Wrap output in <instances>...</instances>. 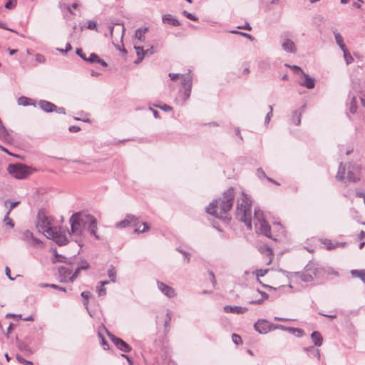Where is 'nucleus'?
<instances>
[{
	"instance_id": "obj_1",
	"label": "nucleus",
	"mask_w": 365,
	"mask_h": 365,
	"mask_svg": "<svg viewBox=\"0 0 365 365\" xmlns=\"http://www.w3.org/2000/svg\"><path fill=\"white\" fill-rule=\"evenodd\" d=\"M71 232L70 235L73 236L76 242L81 245L82 239L86 232L93 236L96 240L100 237L96 234L98 229L96 217L90 214L76 212L70 217Z\"/></svg>"
},
{
	"instance_id": "obj_2",
	"label": "nucleus",
	"mask_w": 365,
	"mask_h": 365,
	"mask_svg": "<svg viewBox=\"0 0 365 365\" xmlns=\"http://www.w3.org/2000/svg\"><path fill=\"white\" fill-rule=\"evenodd\" d=\"M235 197V189L230 187L223 192L221 197L209 204L206 207V212L216 218L229 220L230 217H228L227 215L234 205Z\"/></svg>"
},
{
	"instance_id": "obj_3",
	"label": "nucleus",
	"mask_w": 365,
	"mask_h": 365,
	"mask_svg": "<svg viewBox=\"0 0 365 365\" xmlns=\"http://www.w3.org/2000/svg\"><path fill=\"white\" fill-rule=\"evenodd\" d=\"M295 275L304 282H309L314 280H323L328 275L338 277L339 272L334 268L323 266L317 262L310 261L304 268L302 272H296Z\"/></svg>"
},
{
	"instance_id": "obj_4",
	"label": "nucleus",
	"mask_w": 365,
	"mask_h": 365,
	"mask_svg": "<svg viewBox=\"0 0 365 365\" xmlns=\"http://www.w3.org/2000/svg\"><path fill=\"white\" fill-rule=\"evenodd\" d=\"M236 217L249 230H252V200L244 191L242 192V197L237 201Z\"/></svg>"
},
{
	"instance_id": "obj_5",
	"label": "nucleus",
	"mask_w": 365,
	"mask_h": 365,
	"mask_svg": "<svg viewBox=\"0 0 365 365\" xmlns=\"http://www.w3.org/2000/svg\"><path fill=\"white\" fill-rule=\"evenodd\" d=\"M139 225V221L137 217H135L133 215H127L123 220L116 223L115 227L117 228H125L127 227H135V232H145L149 230V225L147 222H143L141 225Z\"/></svg>"
},
{
	"instance_id": "obj_6",
	"label": "nucleus",
	"mask_w": 365,
	"mask_h": 365,
	"mask_svg": "<svg viewBox=\"0 0 365 365\" xmlns=\"http://www.w3.org/2000/svg\"><path fill=\"white\" fill-rule=\"evenodd\" d=\"M7 170L16 179H24L33 173L34 169L23 164H9Z\"/></svg>"
},
{
	"instance_id": "obj_7",
	"label": "nucleus",
	"mask_w": 365,
	"mask_h": 365,
	"mask_svg": "<svg viewBox=\"0 0 365 365\" xmlns=\"http://www.w3.org/2000/svg\"><path fill=\"white\" fill-rule=\"evenodd\" d=\"M46 230L47 237L52 239L59 246L67 244L68 239L61 228L54 227V228H47Z\"/></svg>"
},
{
	"instance_id": "obj_8",
	"label": "nucleus",
	"mask_w": 365,
	"mask_h": 365,
	"mask_svg": "<svg viewBox=\"0 0 365 365\" xmlns=\"http://www.w3.org/2000/svg\"><path fill=\"white\" fill-rule=\"evenodd\" d=\"M76 264L75 259L72 261L71 264L61 266L58 267V275L61 282H70V277L73 270V266Z\"/></svg>"
},
{
	"instance_id": "obj_9",
	"label": "nucleus",
	"mask_w": 365,
	"mask_h": 365,
	"mask_svg": "<svg viewBox=\"0 0 365 365\" xmlns=\"http://www.w3.org/2000/svg\"><path fill=\"white\" fill-rule=\"evenodd\" d=\"M192 86V76H185L184 81H182V86L184 91L181 96V105H183L189 98L191 94Z\"/></svg>"
},
{
	"instance_id": "obj_10",
	"label": "nucleus",
	"mask_w": 365,
	"mask_h": 365,
	"mask_svg": "<svg viewBox=\"0 0 365 365\" xmlns=\"http://www.w3.org/2000/svg\"><path fill=\"white\" fill-rule=\"evenodd\" d=\"M158 289L160 292L169 299H172L176 297L177 293L174 288L166 284L165 283L157 280L156 282Z\"/></svg>"
},
{
	"instance_id": "obj_11",
	"label": "nucleus",
	"mask_w": 365,
	"mask_h": 365,
	"mask_svg": "<svg viewBox=\"0 0 365 365\" xmlns=\"http://www.w3.org/2000/svg\"><path fill=\"white\" fill-rule=\"evenodd\" d=\"M22 235V240L25 241L29 246L36 247L42 245V242L39 239L36 238L33 233L29 230L24 231Z\"/></svg>"
},
{
	"instance_id": "obj_12",
	"label": "nucleus",
	"mask_w": 365,
	"mask_h": 365,
	"mask_svg": "<svg viewBox=\"0 0 365 365\" xmlns=\"http://www.w3.org/2000/svg\"><path fill=\"white\" fill-rule=\"evenodd\" d=\"M255 329L260 334H265L272 331V323L266 319H259L254 324Z\"/></svg>"
},
{
	"instance_id": "obj_13",
	"label": "nucleus",
	"mask_w": 365,
	"mask_h": 365,
	"mask_svg": "<svg viewBox=\"0 0 365 365\" xmlns=\"http://www.w3.org/2000/svg\"><path fill=\"white\" fill-rule=\"evenodd\" d=\"M108 336L112 341V342L115 345V346L120 351L128 353L130 352L132 350L131 346L127 344L125 341H124L120 338H118L113 334H111L110 333H108Z\"/></svg>"
},
{
	"instance_id": "obj_14",
	"label": "nucleus",
	"mask_w": 365,
	"mask_h": 365,
	"mask_svg": "<svg viewBox=\"0 0 365 365\" xmlns=\"http://www.w3.org/2000/svg\"><path fill=\"white\" fill-rule=\"evenodd\" d=\"M255 227L261 234L264 235L268 238L277 241V239L272 235L271 227L265 220L261 221L260 222H255Z\"/></svg>"
},
{
	"instance_id": "obj_15",
	"label": "nucleus",
	"mask_w": 365,
	"mask_h": 365,
	"mask_svg": "<svg viewBox=\"0 0 365 365\" xmlns=\"http://www.w3.org/2000/svg\"><path fill=\"white\" fill-rule=\"evenodd\" d=\"M134 48L136 51V54L138 56L137 59L135 61V63L136 64L141 62L145 58V56H151L155 53L153 46H151L148 49H144L143 47L135 45L134 46Z\"/></svg>"
},
{
	"instance_id": "obj_16",
	"label": "nucleus",
	"mask_w": 365,
	"mask_h": 365,
	"mask_svg": "<svg viewBox=\"0 0 365 365\" xmlns=\"http://www.w3.org/2000/svg\"><path fill=\"white\" fill-rule=\"evenodd\" d=\"M359 170L360 169H359V166H354L352 168L351 170L349 167L348 169L347 177H346L348 181L352 182H356L357 181H359L360 179Z\"/></svg>"
},
{
	"instance_id": "obj_17",
	"label": "nucleus",
	"mask_w": 365,
	"mask_h": 365,
	"mask_svg": "<svg viewBox=\"0 0 365 365\" xmlns=\"http://www.w3.org/2000/svg\"><path fill=\"white\" fill-rule=\"evenodd\" d=\"M306 109V105H303L297 110L293 111L292 115V122L296 125H299L301 123V118L302 114L304 113Z\"/></svg>"
},
{
	"instance_id": "obj_18",
	"label": "nucleus",
	"mask_w": 365,
	"mask_h": 365,
	"mask_svg": "<svg viewBox=\"0 0 365 365\" xmlns=\"http://www.w3.org/2000/svg\"><path fill=\"white\" fill-rule=\"evenodd\" d=\"M282 49L291 53H295L297 52V47L294 41L289 38H284L282 42Z\"/></svg>"
},
{
	"instance_id": "obj_19",
	"label": "nucleus",
	"mask_w": 365,
	"mask_h": 365,
	"mask_svg": "<svg viewBox=\"0 0 365 365\" xmlns=\"http://www.w3.org/2000/svg\"><path fill=\"white\" fill-rule=\"evenodd\" d=\"M259 250L262 255L267 257V259H266V264H270L274 256L272 248L269 246L263 245L259 247Z\"/></svg>"
},
{
	"instance_id": "obj_20",
	"label": "nucleus",
	"mask_w": 365,
	"mask_h": 365,
	"mask_svg": "<svg viewBox=\"0 0 365 365\" xmlns=\"http://www.w3.org/2000/svg\"><path fill=\"white\" fill-rule=\"evenodd\" d=\"M248 310L247 307H243L240 306H230L226 305L224 307V311L226 313H235L237 314H243Z\"/></svg>"
},
{
	"instance_id": "obj_21",
	"label": "nucleus",
	"mask_w": 365,
	"mask_h": 365,
	"mask_svg": "<svg viewBox=\"0 0 365 365\" xmlns=\"http://www.w3.org/2000/svg\"><path fill=\"white\" fill-rule=\"evenodd\" d=\"M38 104L41 109L46 113L53 112V109L56 108L55 104L46 100H40Z\"/></svg>"
},
{
	"instance_id": "obj_22",
	"label": "nucleus",
	"mask_w": 365,
	"mask_h": 365,
	"mask_svg": "<svg viewBox=\"0 0 365 365\" xmlns=\"http://www.w3.org/2000/svg\"><path fill=\"white\" fill-rule=\"evenodd\" d=\"M302 75L304 77V81L299 82V84L308 89L314 88L315 86L314 79L304 72H302Z\"/></svg>"
},
{
	"instance_id": "obj_23",
	"label": "nucleus",
	"mask_w": 365,
	"mask_h": 365,
	"mask_svg": "<svg viewBox=\"0 0 365 365\" xmlns=\"http://www.w3.org/2000/svg\"><path fill=\"white\" fill-rule=\"evenodd\" d=\"M173 317L172 312L170 309H167L166 314L164 318L163 326H164V333L167 334L170 331V323L171 322Z\"/></svg>"
},
{
	"instance_id": "obj_24",
	"label": "nucleus",
	"mask_w": 365,
	"mask_h": 365,
	"mask_svg": "<svg viewBox=\"0 0 365 365\" xmlns=\"http://www.w3.org/2000/svg\"><path fill=\"white\" fill-rule=\"evenodd\" d=\"M162 21L164 24H168L173 26H179L180 25V21L174 18L171 14H165L162 17Z\"/></svg>"
},
{
	"instance_id": "obj_25",
	"label": "nucleus",
	"mask_w": 365,
	"mask_h": 365,
	"mask_svg": "<svg viewBox=\"0 0 365 365\" xmlns=\"http://www.w3.org/2000/svg\"><path fill=\"white\" fill-rule=\"evenodd\" d=\"M0 140L7 143L12 140V136L9 133L4 124H0Z\"/></svg>"
},
{
	"instance_id": "obj_26",
	"label": "nucleus",
	"mask_w": 365,
	"mask_h": 365,
	"mask_svg": "<svg viewBox=\"0 0 365 365\" xmlns=\"http://www.w3.org/2000/svg\"><path fill=\"white\" fill-rule=\"evenodd\" d=\"M73 260H74V259H72V258L67 259L66 257L56 252L53 255V258L52 259V262L53 263L61 262V263H65L66 264H71Z\"/></svg>"
},
{
	"instance_id": "obj_27",
	"label": "nucleus",
	"mask_w": 365,
	"mask_h": 365,
	"mask_svg": "<svg viewBox=\"0 0 365 365\" xmlns=\"http://www.w3.org/2000/svg\"><path fill=\"white\" fill-rule=\"evenodd\" d=\"M311 339L316 346H321L323 343V337L320 332L313 331L311 334Z\"/></svg>"
},
{
	"instance_id": "obj_28",
	"label": "nucleus",
	"mask_w": 365,
	"mask_h": 365,
	"mask_svg": "<svg viewBox=\"0 0 365 365\" xmlns=\"http://www.w3.org/2000/svg\"><path fill=\"white\" fill-rule=\"evenodd\" d=\"M38 226H39L41 228V230H43V232H45L46 234V230L47 228H54V227L50 226L48 220L46 216H43L42 217H41L39 216Z\"/></svg>"
},
{
	"instance_id": "obj_29",
	"label": "nucleus",
	"mask_w": 365,
	"mask_h": 365,
	"mask_svg": "<svg viewBox=\"0 0 365 365\" xmlns=\"http://www.w3.org/2000/svg\"><path fill=\"white\" fill-rule=\"evenodd\" d=\"M304 350L308 354L309 356L316 357L318 360H320L321 355L320 351L318 349L314 346L304 347Z\"/></svg>"
},
{
	"instance_id": "obj_30",
	"label": "nucleus",
	"mask_w": 365,
	"mask_h": 365,
	"mask_svg": "<svg viewBox=\"0 0 365 365\" xmlns=\"http://www.w3.org/2000/svg\"><path fill=\"white\" fill-rule=\"evenodd\" d=\"M147 31V27L138 28L135 32V38H137L140 42H144L145 41V34H146Z\"/></svg>"
},
{
	"instance_id": "obj_31",
	"label": "nucleus",
	"mask_w": 365,
	"mask_h": 365,
	"mask_svg": "<svg viewBox=\"0 0 365 365\" xmlns=\"http://www.w3.org/2000/svg\"><path fill=\"white\" fill-rule=\"evenodd\" d=\"M268 271H269V269H257V270L256 271V272H257V273H256L257 277H264V275L268 272ZM257 281H258L260 284H262V285L264 287H265V288H267V289H269V290H272V289H273V290H276V289H277V288H275V287H272V286H269V285H267V284H262V282L259 279V278H257Z\"/></svg>"
},
{
	"instance_id": "obj_32",
	"label": "nucleus",
	"mask_w": 365,
	"mask_h": 365,
	"mask_svg": "<svg viewBox=\"0 0 365 365\" xmlns=\"http://www.w3.org/2000/svg\"><path fill=\"white\" fill-rule=\"evenodd\" d=\"M333 34L334 35V38H335L336 43H337V45L340 47L341 51L345 50L346 48V45L344 43V38L341 36V35L339 33H338L336 31H334Z\"/></svg>"
},
{
	"instance_id": "obj_33",
	"label": "nucleus",
	"mask_w": 365,
	"mask_h": 365,
	"mask_svg": "<svg viewBox=\"0 0 365 365\" xmlns=\"http://www.w3.org/2000/svg\"><path fill=\"white\" fill-rule=\"evenodd\" d=\"M31 99L25 96H21L18 98L17 103L19 106H36L35 103H31Z\"/></svg>"
},
{
	"instance_id": "obj_34",
	"label": "nucleus",
	"mask_w": 365,
	"mask_h": 365,
	"mask_svg": "<svg viewBox=\"0 0 365 365\" xmlns=\"http://www.w3.org/2000/svg\"><path fill=\"white\" fill-rule=\"evenodd\" d=\"M351 274L353 277H358L365 283V269H352Z\"/></svg>"
},
{
	"instance_id": "obj_35",
	"label": "nucleus",
	"mask_w": 365,
	"mask_h": 365,
	"mask_svg": "<svg viewBox=\"0 0 365 365\" xmlns=\"http://www.w3.org/2000/svg\"><path fill=\"white\" fill-rule=\"evenodd\" d=\"M264 220L263 216V212L260 210L259 207H255L254 212V222H260L261 221Z\"/></svg>"
},
{
	"instance_id": "obj_36",
	"label": "nucleus",
	"mask_w": 365,
	"mask_h": 365,
	"mask_svg": "<svg viewBox=\"0 0 365 365\" xmlns=\"http://www.w3.org/2000/svg\"><path fill=\"white\" fill-rule=\"evenodd\" d=\"M168 76L172 81H175L180 78H182V81H184L185 76H192L190 70H189L188 73L185 74L170 73Z\"/></svg>"
},
{
	"instance_id": "obj_37",
	"label": "nucleus",
	"mask_w": 365,
	"mask_h": 365,
	"mask_svg": "<svg viewBox=\"0 0 365 365\" xmlns=\"http://www.w3.org/2000/svg\"><path fill=\"white\" fill-rule=\"evenodd\" d=\"M345 171H346V168L343 165V163H341L339 165V167L338 172L336 175V180H342L344 178Z\"/></svg>"
},
{
	"instance_id": "obj_38",
	"label": "nucleus",
	"mask_w": 365,
	"mask_h": 365,
	"mask_svg": "<svg viewBox=\"0 0 365 365\" xmlns=\"http://www.w3.org/2000/svg\"><path fill=\"white\" fill-rule=\"evenodd\" d=\"M108 276L112 282H115L116 279V271L115 267L113 265H110L109 269H108Z\"/></svg>"
},
{
	"instance_id": "obj_39",
	"label": "nucleus",
	"mask_w": 365,
	"mask_h": 365,
	"mask_svg": "<svg viewBox=\"0 0 365 365\" xmlns=\"http://www.w3.org/2000/svg\"><path fill=\"white\" fill-rule=\"evenodd\" d=\"M349 97L351 98L349 111L351 113L354 114L357 110L356 97L355 96L351 97L350 96H349Z\"/></svg>"
},
{
	"instance_id": "obj_40",
	"label": "nucleus",
	"mask_w": 365,
	"mask_h": 365,
	"mask_svg": "<svg viewBox=\"0 0 365 365\" xmlns=\"http://www.w3.org/2000/svg\"><path fill=\"white\" fill-rule=\"evenodd\" d=\"M344 53V58L347 65L351 63L354 61V58L351 56L347 48L342 51Z\"/></svg>"
},
{
	"instance_id": "obj_41",
	"label": "nucleus",
	"mask_w": 365,
	"mask_h": 365,
	"mask_svg": "<svg viewBox=\"0 0 365 365\" xmlns=\"http://www.w3.org/2000/svg\"><path fill=\"white\" fill-rule=\"evenodd\" d=\"M9 214H10V210H8V212L6 213L5 216H4V222L5 223L6 225H8L11 228H13L14 227V223L12 220V219H11L9 217Z\"/></svg>"
},
{
	"instance_id": "obj_42",
	"label": "nucleus",
	"mask_w": 365,
	"mask_h": 365,
	"mask_svg": "<svg viewBox=\"0 0 365 365\" xmlns=\"http://www.w3.org/2000/svg\"><path fill=\"white\" fill-rule=\"evenodd\" d=\"M81 269L79 268L78 266H76L75 268H73V272L71 274V277H70V282H73L77 277L79 276L80 272Z\"/></svg>"
},
{
	"instance_id": "obj_43",
	"label": "nucleus",
	"mask_w": 365,
	"mask_h": 365,
	"mask_svg": "<svg viewBox=\"0 0 365 365\" xmlns=\"http://www.w3.org/2000/svg\"><path fill=\"white\" fill-rule=\"evenodd\" d=\"M98 58L99 56L96 53H91L88 58L86 57V60H85V61L90 63H97Z\"/></svg>"
},
{
	"instance_id": "obj_44",
	"label": "nucleus",
	"mask_w": 365,
	"mask_h": 365,
	"mask_svg": "<svg viewBox=\"0 0 365 365\" xmlns=\"http://www.w3.org/2000/svg\"><path fill=\"white\" fill-rule=\"evenodd\" d=\"M269 111L267 113L264 119L265 125H268L271 120V118L273 115V106H269Z\"/></svg>"
},
{
	"instance_id": "obj_45",
	"label": "nucleus",
	"mask_w": 365,
	"mask_h": 365,
	"mask_svg": "<svg viewBox=\"0 0 365 365\" xmlns=\"http://www.w3.org/2000/svg\"><path fill=\"white\" fill-rule=\"evenodd\" d=\"M76 266H78L81 270H86L89 268L90 264L86 260L84 259L81 260L80 262H78Z\"/></svg>"
},
{
	"instance_id": "obj_46",
	"label": "nucleus",
	"mask_w": 365,
	"mask_h": 365,
	"mask_svg": "<svg viewBox=\"0 0 365 365\" xmlns=\"http://www.w3.org/2000/svg\"><path fill=\"white\" fill-rule=\"evenodd\" d=\"M18 347L21 351H30V347L29 345L23 341L18 342Z\"/></svg>"
},
{
	"instance_id": "obj_47",
	"label": "nucleus",
	"mask_w": 365,
	"mask_h": 365,
	"mask_svg": "<svg viewBox=\"0 0 365 365\" xmlns=\"http://www.w3.org/2000/svg\"><path fill=\"white\" fill-rule=\"evenodd\" d=\"M16 359L17 361L22 364H24V365H34V363L31 361H28L26 359H25L24 358H23L22 356H21L20 355L17 354L16 355Z\"/></svg>"
},
{
	"instance_id": "obj_48",
	"label": "nucleus",
	"mask_w": 365,
	"mask_h": 365,
	"mask_svg": "<svg viewBox=\"0 0 365 365\" xmlns=\"http://www.w3.org/2000/svg\"><path fill=\"white\" fill-rule=\"evenodd\" d=\"M182 14L190 20L195 21L198 20V18L197 16H195V15H193L192 14H191L187 11H183Z\"/></svg>"
},
{
	"instance_id": "obj_49",
	"label": "nucleus",
	"mask_w": 365,
	"mask_h": 365,
	"mask_svg": "<svg viewBox=\"0 0 365 365\" xmlns=\"http://www.w3.org/2000/svg\"><path fill=\"white\" fill-rule=\"evenodd\" d=\"M232 339L233 343L235 344L236 345L242 344V339H241L240 336L238 334H233L232 336Z\"/></svg>"
},
{
	"instance_id": "obj_50",
	"label": "nucleus",
	"mask_w": 365,
	"mask_h": 365,
	"mask_svg": "<svg viewBox=\"0 0 365 365\" xmlns=\"http://www.w3.org/2000/svg\"><path fill=\"white\" fill-rule=\"evenodd\" d=\"M16 0H9L5 4V8L7 9H12L16 6Z\"/></svg>"
},
{
	"instance_id": "obj_51",
	"label": "nucleus",
	"mask_w": 365,
	"mask_h": 365,
	"mask_svg": "<svg viewBox=\"0 0 365 365\" xmlns=\"http://www.w3.org/2000/svg\"><path fill=\"white\" fill-rule=\"evenodd\" d=\"M176 250L179 252L182 253L183 256L187 259V262H189L190 260V255L189 252L182 250L180 247L176 248Z\"/></svg>"
},
{
	"instance_id": "obj_52",
	"label": "nucleus",
	"mask_w": 365,
	"mask_h": 365,
	"mask_svg": "<svg viewBox=\"0 0 365 365\" xmlns=\"http://www.w3.org/2000/svg\"><path fill=\"white\" fill-rule=\"evenodd\" d=\"M35 60L36 62L40 63H43L46 61L45 56L41 53H37L35 56Z\"/></svg>"
},
{
	"instance_id": "obj_53",
	"label": "nucleus",
	"mask_w": 365,
	"mask_h": 365,
	"mask_svg": "<svg viewBox=\"0 0 365 365\" xmlns=\"http://www.w3.org/2000/svg\"><path fill=\"white\" fill-rule=\"evenodd\" d=\"M322 243L327 247L328 250H331L335 248V246L333 245L331 241L330 240H324Z\"/></svg>"
},
{
	"instance_id": "obj_54",
	"label": "nucleus",
	"mask_w": 365,
	"mask_h": 365,
	"mask_svg": "<svg viewBox=\"0 0 365 365\" xmlns=\"http://www.w3.org/2000/svg\"><path fill=\"white\" fill-rule=\"evenodd\" d=\"M76 53L83 60H84V61L86 60V55L83 52L82 48H77L76 51Z\"/></svg>"
},
{
	"instance_id": "obj_55",
	"label": "nucleus",
	"mask_w": 365,
	"mask_h": 365,
	"mask_svg": "<svg viewBox=\"0 0 365 365\" xmlns=\"http://www.w3.org/2000/svg\"><path fill=\"white\" fill-rule=\"evenodd\" d=\"M284 66L290 68L291 69H292L294 73H299L300 72L302 74V72H304L302 70V68L300 67L297 66H289L288 64H285Z\"/></svg>"
},
{
	"instance_id": "obj_56",
	"label": "nucleus",
	"mask_w": 365,
	"mask_h": 365,
	"mask_svg": "<svg viewBox=\"0 0 365 365\" xmlns=\"http://www.w3.org/2000/svg\"><path fill=\"white\" fill-rule=\"evenodd\" d=\"M256 174L259 178H267L266 173L262 168H258L257 170Z\"/></svg>"
},
{
	"instance_id": "obj_57",
	"label": "nucleus",
	"mask_w": 365,
	"mask_h": 365,
	"mask_svg": "<svg viewBox=\"0 0 365 365\" xmlns=\"http://www.w3.org/2000/svg\"><path fill=\"white\" fill-rule=\"evenodd\" d=\"M97 23L95 21H89L86 28L90 30H93L96 28Z\"/></svg>"
},
{
	"instance_id": "obj_58",
	"label": "nucleus",
	"mask_w": 365,
	"mask_h": 365,
	"mask_svg": "<svg viewBox=\"0 0 365 365\" xmlns=\"http://www.w3.org/2000/svg\"><path fill=\"white\" fill-rule=\"evenodd\" d=\"M98 336L101 339V344L104 346V349H108V344L107 341L105 339V338L103 336V335L98 332Z\"/></svg>"
},
{
	"instance_id": "obj_59",
	"label": "nucleus",
	"mask_w": 365,
	"mask_h": 365,
	"mask_svg": "<svg viewBox=\"0 0 365 365\" xmlns=\"http://www.w3.org/2000/svg\"><path fill=\"white\" fill-rule=\"evenodd\" d=\"M160 109L164 110V111H171L173 110V108L167 104H163V106H156Z\"/></svg>"
},
{
	"instance_id": "obj_60",
	"label": "nucleus",
	"mask_w": 365,
	"mask_h": 365,
	"mask_svg": "<svg viewBox=\"0 0 365 365\" xmlns=\"http://www.w3.org/2000/svg\"><path fill=\"white\" fill-rule=\"evenodd\" d=\"M275 329L287 330L288 329L282 324H272V330H275Z\"/></svg>"
},
{
	"instance_id": "obj_61",
	"label": "nucleus",
	"mask_w": 365,
	"mask_h": 365,
	"mask_svg": "<svg viewBox=\"0 0 365 365\" xmlns=\"http://www.w3.org/2000/svg\"><path fill=\"white\" fill-rule=\"evenodd\" d=\"M53 111H55L56 113H59V114H63V115L66 114V109L63 107H57L56 106V108L53 109Z\"/></svg>"
},
{
	"instance_id": "obj_62",
	"label": "nucleus",
	"mask_w": 365,
	"mask_h": 365,
	"mask_svg": "<svg viewBox=\"0 0 365 365\" xmlns=\"http://www.w3.org/2000/svg\"><path fill=\"white\" fill-rule=\"evenodd\" d=\"M97 292L99 296H104L106 294V289L103 287L100 286L97 289Z\"/></svg>"
},
{
	"instance_id": "obj_63",
	"label": "nucleus",
	"mask_w": 365,
	"mask_h": 365,
	"mask_svg": "<svg viewBox=\"0 0 365 365\" xmlns=\"http://www.w3.org/2000/svg\"><path fill=\"white\" fill-rule=\"evenodd\" d=\"M49 287L55 289H57V290H60V291H62V292H66V288L60 287V286H58L57 284H50Z\"/></svg>"
},
{
	"instance_id": "obj_64",
	"label": "nucleus",
	"mask_w": 365,
	"mask_h": 365,
	"mask_svg": "<svg viewBox=\"0 0 365 365\" xmlns=\"http://www.w3.org/2000/svg\"><path fill=\"white\" fill-rule=\"evenodd\" d=\"M81 295L84 299V300H88V298L91 296V294L90 292L84 291L81 293Z\"/></svg>"
}]
</instances>
